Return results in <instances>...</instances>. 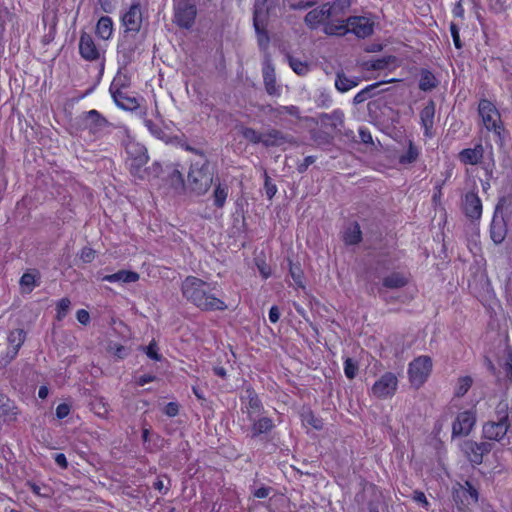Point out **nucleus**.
I'll use <instances>...</instances> for the list:
<instances>
[{
	"mask_svg": "<svg viewBox=\"0 0 512 512\" xmlns=\"http://www.w3.org/2000/svg\"><path fill=\"white\" fill-rule=\"evenodd\" d=\"M265 193L268 199H272L276 192L277 187L275 184L272 183L270 177L265 173V183H264Z\"/></svg>",
	"mask_w": 512,
	"mask_h": 512,
	"instance_id": "62",
	"label": "nucleus"
},
{
	"mask_svg": "<svg viewBox=\"0 0 512 512\" xmlns=\"http://www.w3.org/2000/svg\"><path fill=\"white\" fill-rule=\"evenodd\" d=\"M349 33L355 34L358 38H366L373 34L374 23L364 16H350L347 18Z\"/></svg>",
	"mask_w": 512,
	"mask_h": 512,
	"instance_id": "18",
	"label": "nucleus"
},
{
	"mask_svg": "<svg viewBox=\"0 0 512 512\" xmlns=\"http://www.w3.org/2000/svg\"><path fill=\"white\" fill-rule=\"evenodd\" d=\"M108 352L111 353L117 359H124L129 355L130 349L118 343H109Z\"/></svg>",
	"mask_w": 512,
	"mask_h": 512,
	"instance_id": "54",
	"label": "nucleus"
},
{
	"mask_svg": "<svg viewBox=\"0 0 512 512\" xmlns=\"http://www.w3.org/2000/svg\"><path fill=\"white\" fill-rule=\"evenodd\" d=\"M317 123L329 127L335 133H341V129L344 127V113L340 109H336L332 113H320L317 116Z\"/></svg>",
	"mask_w": 512,
	"mask_h": 512,
	"instance_id": "23",
	"label": "nucleus"
},
{
	"mask_svg": "<svg viewBox=\"0 0 512 512\" xmlns=\"http://www.w3.org/2000/svg\"><path fill=\"white\" fill-rule=\"evenodd\" d=\"M343 240L346 245H356L362 241V232L358 222H353L346 228Z\"/></svg>",
	"mask_w": 512,
	"mask_h": 512,
	"instance_id": "40",
	"label": "nucleus"
},
{
	"mask_svg": "<svg viewBox=\"0 0 512 512\" xmlns=\"http://www.w3.org/2000/svg\"><path fill=\"white\" fill-rule=\"evenodd\" d=\"M324 5H327L325 8L330 19L344 15L351 6V0H332Z\"/></svg>",
	"mask_w": 512,
	"mask_h": 512,
	"instance_id": "34",
	"label": "nucleus"
},
{
	"mask_svg": "<svg viewBox=\"0 0 512 512\" xmlns=\"http://www.w3.org/2000/svg\"><path fill=\"white\" fill-rule=\"evenodd\" d=\"M327 5H321L318 8H315L311 11H309L304 18V23L312 30L318 28L320 24H323L326 22L325 20H328L329 17L326 12Z\"/></svg>",
	"mask_w": 512,
	"mask_h": 512,
	"instance_id": "31",
	"label": "nucleus"
},
{
	"mask_svg": "<svg viewBox=\"0 0 512 512\" xmlns=\"http://www.w3.org/2000/svg\"><path fill=\"white\" fill-rule=\"evenodd\" d=\"M183 297L201 311H224L227 305L211 294L210 284L195 276H187L181 284Z\"/></svg>",
	"mask_w": 512,
	"mask_h": 512,
	"instance_id": "1",
	"label": "nucleus"
},
{
	"mask_svg": "<svg viewBox=\"0 0 512 512\" xmlns=\"http://www.w3.org/2000/svg\"><path fill=\"white\" fill-rule=\"evenodd\" d=\"M268 17L253 15V27L255 29L257 44L261 51L266 52L270 44V36L267 31Z\"/></svg>",
	"mask_w": 512,
	"mask_h": 512,
	"instance_id": "21",
	"label": "nucleus"
},
{
	"mask_svg": "<svg viewBox=\"0 0 512 512\" xmlns=\"http://www.w3.org/2000/svg\"><path fill=\"white\" fill-rule=\"evenodd\" d=\"M215 185L213 191V202L217 208H222L225 205L226 199L228 197V186L226 184H222L221 182H214Z\"/></svg>",
	"mask_w": 512,
	"mask_h": 512,
	"instance_id": "43",
	"label": "nucleus"
},
{
	"mask_svg": "<svg viewBox=\"0 0 512 512\" xmlns=\"http://www.w3.org/2000/svg\"><path fill=\"white\" fill-rule=\"evenodd\" d=\"M309 134L310 138L313 140L317 147L325 149L329 146H332L334 143V135L327 131L321 129H311Z\"/></svg>",
	"mask_w": 512,
	"mask_h": 512,
	"instance_id": "36",
	"label": "nucleus"
},
{
	"mask_svg": "<svg viewBox=\"0 0 512 512\" xmlns=\"http://www.w3.org/2000/svg\"><path fill=\"white\" fill-rule=\"evenodd\" d=\"M187 190L196 195L206 194L214 183V170L208 159L192 163L187 177Z\"/></svg>",
	"mask_w": 512,
	"mask_h": 512,
	"instance_id": "2",
	"label": "nucleus"
},
{
	"mask_svg": "<svg viewBox=\"0 0 512 512\" xmlns=\"http://www.w3.org/2000/svg\"><path fill=\"white\" fill-rule=\"evenodd\" d=\"M390 269V260L387 257L377 258L366 271V277L369 282L375 285L377 279H381L383 275Z\"/></svg>",
	"mask_w": 512,
	"mask_h": 512,
	"instance_id": "27",
	"label": "nucleus"
},
{
	"mask_svg": "<svg viewBox=\"0 0 512 512\" xmlns=\"http://www.w3.org/2000/svg\"><path fill=\"white\" fill-rule=\"evenodd\" d=\"M503 373L507 382H512V353L507 352L504 363L502 365Z\"/></svg>",
	"mask_w": 512,
	"mask_h": 512,
	"instance_id": "59",
	"label": "nucleus"
},
{
	"mask_svg": "<svg viewBox=\"0 0 512 512\" xmlns=\"http://www.w3.org/2000/svg\"><path fill=\"white\" fill-rule=\"evenodd\" d=\"M20 286L23 292L30 293L34 287L38 286L39 283L36 280V276L32 273H24L20 278Z\"/></svg>",
	"mask_w": 512,
	"mask_h": 512,
	"instance_id": "51",
	"label": "nucleus"
},
{
	"mask_svg": "<svg viewBox=\"0 0 512 512\" xmlns=\"http://www.w3.org/2000/svg\"><path fill=\"white\" fill-rule=\"evenodd\" d=\"M384 82H376L371 85H368L364 89H362L360 92H358L354 98H353V104L359 105L366 101L367 99L372 98L373 96H376L380 93L379 90H377Z\"/></svg>",
	"mask_w": 512,
	"mask_h": 512,
	"instance_id": "41",
	"label": "nucleus"
},
{
	"mask_svg": "<svg viewBox=\"0 0 512 512\" xmlns=\"http://www.w3.org/2000/svg\"><path fill=\"white\" fill-rule=\"evenodd\" d=\"M70 305H71V301L67 297H64L58 301L57 308H56L57 309L56 317L59 321H61L67 315V313L70 309Z\"/></svg>",
	"mask_w": 512,
	"mask_h": 512,
	"instance_id": "57",
	"label": "nucleus"
},
{
	"mask_svg": "<svg viewBox=\"0 0 512 512\" xmlns=\"http://www.w3.org/2000/svg\"><path fill=\"white\" fill-rule=\"evenodd\" d=\"M301 418L304 423L312 426L316 430L323 429L324 423L323 420L319 417H316L313 411L310 408H303L301 412Z\"/></svg>",
	"mask_w": 512,
	"mask_h": 512,
	"instance_id": "45",
	"label": "nucleus"
},
{
	"mask_svg": "<svg viewBox=\"0 0 512 512\" xmlns=\"http://www.w3.org/2000/svg\"><path fill=\"white\" fill-rule=\"evenodd\" d=\"M167 184L173 188L177 193H183L187 190V185L183 174L176 168H172L167 174Z\"/></svg>",
	"mask_w": 512,
	"mask_h": 512,
	"instance_id": "37",
	"label": "nucleus"
},
{
	"mask_svg": "<svg viewBox=\"0 0 512 512\" xmlns=\"http://www.w3.org/2000/svg\"><path fill=\"white\" fill-rule=\"evenodd\" d=\"M432 371V359L423 355L415 358L408 368L409 381L412 386L419 388L422 386Z\"/></svg>",
	"mask_w": 512,
	"mask_h": 512,
	"instance_id": "9",
	"label": "nucleus"
},
{
	"mask_svg": "<svg viewBox=\"0 0 512 512\" xmlns=\"http://www.w3.org/2000/svg\"><path fill=\"white\" fill-rule=\"evenodd\" d=\"M80 259L84 263H91L95 259V250L90 247H84L81 250Z\"/></svg>",
	"mask_w": 512,
	"mask_h": 512,
	"instance_id": "64",
	"label": "nucleus"
},
{
	"mask_svg": "<svg viewBox=\"0 0 512 512\" xmlns=\"http://www.w3.org/2000/svg\"><path fill=\"white\" fill-rule=\"evenodd\" d=\"M473 384V379L470 376L460 377L455 389V396L463 397Z\"/></svg>",
	"mask_w": 512,
	"mask_h": 512,
	"instance_id": "52",
	"label": "nucleus"
},
{
	"mask_svg": "<svg viewBox=\"0 0 512 512\" xmlns=\"http://www.w3.org/2000/svg\"><path fill=\"white\" fill-rule=\"evenodd\" d=\"M512 203V196H503L496 204L490 225V237L495 244H501L507 235V223L503 210Z\"/></svg>",
	"mask_w": 512,
	"mask_h": 512,
	"instance_id": "5",
	"label": "nucleus"
},
{
	"mask_svg": "<svg viewBox=\"0 0 512 512\" xmlns=\"http://www.w3.org/2000/svg\"><path fill=\"white\" fill-rule=\"evenodd\" d=\"M350 78L341 70L336 73L335 87L339 92H347L351 89Z\"/></svg>",
	"mask_w": 512,
	"mask_h": 512,
	"instance_id": "55",
	"label": "nucleus"
},
{
	"mask_svg": "<svg viewBox=\"0 0 512 512\" xmlns=\"http://www.w3.org/2000/svg\"><path fill=\"white\" fill-rule=\"evenodd\" d=\"M242 400H247V417L249 418V413L252 416H259L264 410V406L262 401L260 400L256 391L248 386L245 389V395L241 397Z\"/></svg>",
	"mask_w": 512,
	"mask_h": 512,
	"instance_id": "29",
	"label": "nucleus"
},
{
	"mask_svg": "<svg viewBox=\"0 0 512 512\" xmlns=\"http://www.w3.org/2000/svg\"><path fill=\"white\" fill-rule=\"evenodd\" d=\"M173 22L181 29L193 27L197 17V7L194 0H177L174 3Z\"/></svg>",
	"mask_w": 512,
	"mask_h": 512,
	"instance_id": "7",
	"label": "nucleus"
},
{
	"mask_svg": "<svg viewBox=\"0 0 512 512\" xmlns=\"http://www.w3.org/2000/svg\"><path fill=\"white\" fill-rule=\"evenodd\" d=\"M239 131L244 139L253 144H263V134L258 133L255 129L250 127L241 126Z\"/></svg>",
	"mask_w": 512,
	"mask_h": 512,
	"instance_id": "50",
	"label": "nucleus"
},
{
	"mask_svg": "<svg viewBox=\"0 0 512 512\" xmlns=\"http://www.w3.org/2000/svg\"><path fill=\"white\" fill-rule=\"evenodd\" d=\"M409 283L408 277L403 272H392L382 277V282L375 283L379 295L385 302H388L387 292L385 289H401Z\"/></svg>",
	"mask_w": 512,
	"mask_h": 512,
	"instance_id": "14",
	"label": "nucleus"
},
{
	"mask_svg": "<svg viewBox=\"0 0 512 512\" xmlns=\"http://www.w3.org/2000/svg\"><path fill=\"white\" fill-rule=\"evenodd\" d=\"M492 449L493 444L490 442L466 440L462 445V451L472 465H480L483 462L484 455L490 453Z\"/></svg>",
	"mask_w": 512,
	"mask_h": 512,
	"instance_id": "13",
	"label": "nucleus"
},
{
	"mask_svg": "<svg viewBox=\"0 0 512 512\" xmlns=\"http://www.w3.org/2000/svg\"><path fill=\"white\" fill-rule=\"evenodd\" d=\"M395 60V57L389 56L386 58L376 59L372 62L371 67L374 70H383L386 69L391 62Z\"/></svg>",
	"mask_w": 512,
	"mask_h": 512,
	"instance_id": "61",
	"label": "nucleus"
},
{
	"mask_svg": "<svg viewBox=\"0 0 512 512\" xmlns=\"http://www.w3.org/2000/svg\"><path fill=\"white\" fill-rule=\"evenodd\" d=\"M95 32L97 36L103 40L111 38L113 33V21L109 16H102L99 18Z\"/></svg>",
	"mask_w": 512,
	"mask_h": 512,
	"instance_id": "38",
	"label": "nucleus"
},
{
	"mask_svg": "<svg viewBox=\"0 0 512 512\" xmlns=\"http://www.w3.org/2000/svg\"><path fill=\"white\" fill-rule=\"evenodd\" d=\"M112 97L116 105L121 109L133 111L139 107V103L135 97L126 95L120 89L112 92Z\"/></svg>",
	"mask_w": 512,
	"mask_h": 512,
	"instance_id": "32",
	"label": "nucleus"
},
{
	"mask_svg": "<svg viewBox=\"0 0 512 512\" xmlns=\"http://www.w3.org/2000/svg\"><path fill=\"white\" fill-rule=\"evenodd\" d=\"M484 148L482 144L475 145L474 148L463 149L459 153V160L466 165H477L482 162Z\"/></svg>",
	"mask_w": 512,
	"mask_h": 512,
	"instance_id": "30",
	"label": "nucleus"
},
{
	"mask_svg": "<svg viewBox=\"0 0 512 512\" xmlns=\"http://www.w3.org/2000/svg\"><path fill=\"white\" fill-rule=\"evenodd\" d=\"M478 112L487 130L494 131L500 141H503L502 132H504L505 129L501 123L500 114L495 105L487 99H482L479 102Z\"/></svg>",
	"mask_w": 512,
	"mask_h": 512,
	"instance_id": "8",
	"label": "nucleus"
},
{
	"mask_svg": "<svg viewBox=\"0 0 512 512\" xmlns=\"http://www.w3.org/2000/svg\"><path fill=\"white\" fill-rule=\"evenodd\" d=\"M482 201L477 192L469 191L464 195L462 210L471 221H477L482 216Z\"/></svg>",
	"mask_w": 512,
	"mask_h": 512,
	"instance_id": "17",
	"label": "nucleus"
},
{
	"mask_svg": "<svg viewBox=\"0 0 512 512\" xmlns=\"http://www.w3.org/2000/svg\"><path fill=\"white\" fill-rule=\"evenodd\" d=\"M143 40L144 36L139 31H123L117 44V53L124 65H128L133 61L134 54L143 43Z\"/></svg>",
	"mask_w": 512,
	"mask_h": 512,
	"instance_id": "6",
	"label": "nucleus"
},
{
	"mask_svg": "<svg viewBox=\"0 0 512 512\" xmlns=\"http://www.w3.org/2000/svg\"><path fill=\"white\" fill-rule=\"evenodd\" d=\"M509 427L510 424H504L495 420L488 421L483 425V437L487 440L501 441Z\"/></svg>",
	"mask_w": 512,
	"mask_h": 512,
	"instance_id": "26",
	"label": "nucleus"
},
{
	"mask_svg": "<svg viewBox=\"0 0 512 512\" xmlns=\"http://www.w3.org/2000/svg\"><path fill=\"white\" fill-rule=\"evenodd\" d=\"M287 59L289 66L296 74L304 76L309 72L310 67L306 61H301L300 59L295 58L289 54L287 55Z\"/></svg>",
	"mask_w": 512,
	"mask_h": 512,
	"instance_id": "48",
	"label": "nucleus"
},
{
	"mask_svg": "<svg viewBox=\"0 0 512 512\" xmlns=\"http://www.w3.org/2000/svg\"><path fill=\"white\" fill-rule=\"evenodd\" d=\"M275 0H255L253 5V15L269 17L270 11L274 7Z\"/></svg>",
	"mask_w": 512,
	"mask_h": 512,
	"instance_id": "46",
	"label": "nucleus"
},
{
	"mask_svg": "<svg viewBox=\"0 0 512 512\" xmlns=\"http://www.w3.org/2000/svg\"><path fill=\"white\" fill-rule=\"evenodd\" d=\"M25 337L26 333L23 329H15L9 333L7 340L11 348H9L7 354L11 359H13L18 354L20 347L25 341Z\"/></svg>",
	"mask_w": 512,
	"mask_h": 512,
	"instance_id": "33",
	"label": "nucleus"
},
{
	"mask_svg": "<svg viewBox=\"0 0 512 512\" xmlns=\"http://www.w3.org/2000/svg\"><path fill=\"white\" fill-rule=\"evenodd\" d=\"M122 25L124 30L136 32L141 29L142 26V11L140 2H134L131 4L129 9L121 17Z\"/></svg>",
	"mask_w": 512,
	"mask_h": 512,
	"instance_id": "19",
	"label": "nucleus"
},
{
	"mask_svg": "<svg viewBox=\"0 0 512 512\" xmlns=\"http://www.w3.org/2000/svg\"><path fill=\"white\" fill-rule=\"evenodd\" d=\"M323 32L326 35H337V36H343L347 33H349V28L347 26V20L346 21H333L328 20L324 23Z\"/></svg>",
	"mask_w": 512,
	"mask_h": 512,
	"instance_id": "39",
	"label": "nucleus"
},
{
	"mask_svg": "<svg viewBox=\"0 0 512 512\" xmlns=\"http://www.w3.org/2000/svg\"><path fill=\"white\" fill-rule=\"evenodd\" d=\"M355 502L362 512H381L387 507L382 492L374 484L364 486L355 495Z\"/></svg>",
	"mask_w": 512,
	"mask_h": 512,
	"instance_id": "3",
	"label": "nucleus"
},
{
	"mask_svg": "<svg viewBox=\"0 0 512 512\" xmlns=\"http://www.w3.org/2000/svg\"><path fill=\"white\" fill-rule=\"evenodd\" d=\"M504 424H510L507 403L500 402L496 407V420Z\"/></svg>",
	"mask_w": 512,
	"mask_h": 512,
	"instance_id": "56",
	"label": "nucleus"
},
{
	"mask_svg": "<svg viewBox=\"0 0 512 512\" xmlns=\"http://www.w3.org/2000/svg\"><path fill=\"white\" fill-rule=\"evenodd\" d=\"M125 149L130 161L131 173L136 174L148 162L147 149L144 145L134 140H129L126 143Z\"/></svg>",
	"mask_w": 512,
	"mask_h": 512,
	"instance_id": "11",
	"label": "nucleus"
},
{
	"mask_svg": "<svg viewBox=\"0 0 512 512\" xmlns=\"http://www.w3.org/2000/svg\"><path fill=\"white\" fill-rule=\"evenodd\" d=\"M475 423L476 415L473 411L459 413L452 424V438L469 435Z\"/></svg>",
	"mask_w": 512,
	"mask_h": 512,
	"instance_id": "16",
	"label": "nucleus"
},
{
	"mask_svg": "<svg viewBox=\"0 0 512 512\" xmlns=\"http://www.w3.org/2000/svg\"><path fill=\"white\" fill-rule=\"evenodd\" d=\"M418 156V148L414 145L412 141H409L406 153L399 157V163L402 165L414 163L418 159Z\"/></svg>",
	"mask_w": 512,
	"mask_h": 512,
	"instance_id": "49",
	"label": "nucleus"
},
{
	"mask_svg": "<svg viewBox=\"0 0 512 512\" xmlns=\"http://www.w3.org/2000/svg\"><path fill=\"white\" fill-rule=\"evenodd\" d=\"M450 33H451V36H452V39H453L455 47L457 49H461L463 47V43H462V41L460 39L459 28L453 22L450 23Z\"/></svg>",
	"mask_w": 512,
	"mask_h": 512,
	"instance_id": "63",
	"label": "nucleus"
},
{
	"mask_svg": "<svg viewBox=\"0 0 512 512\" xmlns=\"http://www.w3.org/2000/svg\"><path fill=\"white\" fill-rule=\"evenodd\" d=\"M145 126L149 130V132L156 137L166 143L171 141V137L166 133V131L158 124L154 123L152 120L146 119L144 121Z\"/></svg>",
	"mask_w": 512,
	"mask_h": 512,
	"instance_id": "47",
	"label": "nucleus"
},
{
	"mask_svg": "<svg viewBox=\"0 0 512 512\" xmlns=\"http://www.w3.org/2000/svg\"><path fill=\"white\" fill-rule=\"evenodd\" d=\"M418 86L421 91H432L434 88L438 86V80L430 70L421 69Z\"/></svg>",
	"mask_w": 512,
	"mask_h": 512,
	"instance_id": "42",
	"label": "nucleus"
},
{
	"mask_svg": "<svg viewBox=\"0 0 512 512\" xmlns=\"http://www.w3.org/2000/svg\"><path fill=\"white\" fill-rule=\"evenodd\" d=\"M143 350L150 359L154 361H161L162 355L158 353V347L154 340L150 342L148 346L144 347Z\"/></svg>",
	"mask_w": 512,
	"mask_h": 512,
	"instance_id": "60",
	"label": "nucleus"
},
{
	"mask_svg": "<svg viewBox=\"0 0 512 512\" xmlns=\"http://www.w3.org/2000/svg\"><path fill=\"white\" fill-rule=\"evenodd\" d=\"M289 274L298 286L303 287L304 273L299 263L289 261Z\"/></svg>",
	"mask_w": 512,
	"mask_h": 512,
	"instance_id": "53",
	"label": "nucleus"
},
{
	"mask_svg": "<svg viewBox=\"0 0 512 512\" xmlns=\"http://www.w3.org/2000/svg\"><path fill=\"white\" fill-rule=\"evenodd\" d=\"M0 415L6 417L9 421H16L19 414L18 408L10 399H0Z\"/></svg>",
	"mask_w": 512,
	"mask_h": 512,
	"instance_id": "44",
	"label": "nucleus"
},
{
	"mask_svg": "<svg viewBox=\"0 0 512 512\" xmlns=\"http://www.w3.org/2000/svg\"><path fill=\"white\" fill-rule=\"evenodd\" d=\"M452 497L457 508L464 510L472 504H477L479 492L469 480H466L463 484L457 483L453 486Z\"/></svg>",
	"mask_w": 512,
	"mask_h": 512,
	"instance_id": "10",
	"label": "nucleus"
},
{
	"mask_svg": "<svg viewBox=\"0 0 512 512\" xmlns=\"http://www.w3.org/2000/svg\"><path fill=\"white\" fill-rule=\"evenodd\" d=\"M435 117V102L433 100L428 103L420 111L421 125L424 128V136L433 137V125Z\"/></svg>",
	"mask_w": 512,
	"mask_h": 512,
	"instance_id": "28",
	"label": "nucleus"
},
{
	"mask_svg": "<svg viewBox=\"0 0 512 512\" xmlns=\"http://www.w3.org/2000/svg\"><path fill=\"white\" fill-rule=\"evenodd\" d=\"M268 17L253 15V27L255 29L257 44L261 51L266 52L270 44V36L267 31Z\"/></svg>",
	"mask_w": 512,
	"mask_h": 512,
	"instance_id": "22",
	"label": "nucleus"
},
{
	"mask_svg": "<svg viewBox=\"0 0 512 512\" xmlns=\"http://www.w3.org/2000/svg\"><path fill=\"white\" fill-rule=\"evenodd\" d=\"M263 81L266 92L269 95L278 96L280 94L279 88L276 85L275 68L269 55H266L263 64Z\"/></svg>",
	"mask_w": 512,
	"mask_h": 512,
	"instance_id": "25",
	"label": "nucleus"
},
{
	"mask_svg": "<svg viewBox=\"0 0 512 512\" xmlns=\"http://www.w3.org/2000/svg\"><path fill=\"white\" fill-rule=\"evenodd\" d=\"M79 53L86 61H96L100 57V52L92 36L84 31L79 39Z\"/></svg>",
	"mask_w": 512,
	"mask_h": 512,
	"instance_id": "20",
	"label": "nucleus"
},
{
	"mask_svg": "<svg viewBox=\"0 0 512 512\" xmlns=\"http://www.w3.org/2000/svg\"><path fill=\"white\" fill-rule=\"evenodd\" d=\"M249 421L251 422L250 437L252 439H268L269 434L274 430V421L266 416H252L249 413Z\"/></svg>",
	"mask_w": 512,
	"mask_h": 512,
	"instance_id": "15",
	"label": "nucleus"
},
{
	"mask_svg": "<svg viewBox=\"0 0 512 512\" xmlns=\"http://www.w3.org/2000/svg\"><path fill=\"white\" fill-rule=\"evenodd\" d=\"M358 371V364L352 359L347 358L344 362V373L348 379H354Z\"/></svg>",
	"mask_w": 512,
	"mask_h": 512,
	"instance_id": "58",
	"label": "nucleus"
},
{
	"mask_svg": "<svg viewBox=\"0 0 512 512\" xmlns=\"http://www.w3.org/2000/svg\"><path fill=\"white\" fill-rule=\"evenodd\" d=\"M398 386L397 376L392 372L384 373L372 386V394L379 399L392 397Z\"/></svg>",
	"mask_w": 512,
	"mask_h": 512,
	"instance_id": "12",
	"label": "nucleus"
},
{
	"mask_svg": "<svg viewBox=\"0 0 512 512\" xmlns=\"http://www.w3.org/2000/svg\"><path fill=\"white\" fill-rule=\"evenodd\" d=\"M80 125L94 139L102 138L112 124L99 111L92 109L79 116Z\"/></svg>",
	"mask_w": 512,
	"mask_h": 512,
	"instance_id": "4",
	"label": "nucleus"
},
{
	"mask_svg": "<svg viewBox=\"0 0 512 512\" xmlns=\"http://www.w3.org/2000/svg\"><path fill=\"white\" fill-rule=\"evenodd\" d=\"M101 280L107 282L133 283L139 280V274L134 271L119 270L114 274L103 276Z\"/></svg>",
	"mask_w": 512,
	"mask_h": 512,
	"instance_id": "35",
	"label": "nucleus"
},
{
	"mask_svg": "<svg viewBox=\"0 0 512 512\" xmlns=\"http://www.w3.org/2000/svg\"><path fill=\"white\" fill-rule=\"evenodd\" d=\"M296 144V139L289 134L283 133L278 129H270L263 134V145L265 147H279L284 144Z\"/></svg>",
	"mask_w": 512,
	"mask_h": 512,
	"instance_id": "24",
	"label": "nucleus"
}]
</instances>
